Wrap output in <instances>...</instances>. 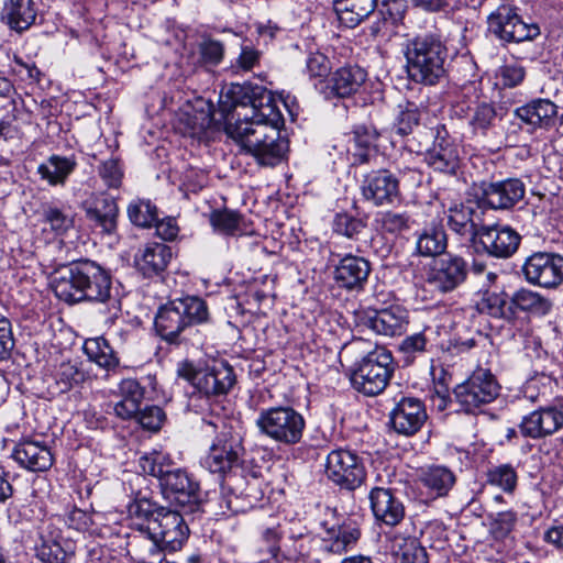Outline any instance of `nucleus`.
Segmentation results:
<instances>
[{
	"label": "nucleus",
	"instance_id": "obj_1",
	"mask_svg": "<svg viewBox=\"0 0 563 563\" xmlns=\"http://www.w3.org/2000/svg\"><path fill=\"white\" fill-rule=\"evenodd\" d=\"M228 97L234 108L251 104L250 112L238 113L235 122L228 121L225 133L241 150L250 154L261 166H276L287 151L288 142L280 136V126L284 119L269 93L260 97L249 96V89L241 85H233L228 91Z\"/></svg>",
	"mask_w": 563,
	"mask_h": 563
},
{
	"label": "nucleus",
	"instance_id": "obj_2",
	"mask_svg": "<svg viewBox=\"0 0 563 563\" xmlns=\"http://www.w3.org/2000/svg\"><path fill=\"white\" fill-rule=\"evenodd\" d=\"M405 57L408 77L417 84L435 86L445 77L448 49L437 35L424 34L409 40Z\"/></svg>",
	"mask_w": 563,
	"mask_h": 563
},
{
	"label": "nucleus",
	"instance_id": "obj_3",
	"mask_svg": "<svg viewBox=\"0 0 563 563\" xmlns=\"http://www.w3.org/2000/svg\"><path fill=\"white\" fill-rule=\"evenodd\" d=\"M209 310L205 300L197 296L178 298L162 306L155 316V330L170 344H180L183 333L194 324L207 322Z\"/></svg>",
	"mask_w": 563,
	"mask_h": 563
},
{
	"label": "nucleus",
	"instance_id": "obj_4",
	"mask_svg": "<svg viewBox=\"0 0 563 563\" xmlns=\"http://www.w3.org/2000/svg\"><path fill=\"white\" fill-rule=\"evenodd\" d=\"M256 427L264 437L275 443L294 446L303 438L306 420L290 406H276L260 411Z\"/></svg>",
	"mask_w": 563,
	"mask_h": 563
},
{
	"label": "nucleus",
	"instance_id": "obj_5",
	"mask_svg": "<svg viewBox=\"0 0 563 563\" xmlns=\"http://www.w3.org/2000/svg\"><path fill=\"white\" fill-rule=\"evenodd\" d=\"M176 375L206 396L227 395L235 384L233 368L228 364L202 365L183 360L177 363Z\"/></svg>",
	"mask_w": 563,
	"mask_h": 563
},
{
	"label": "nucleus",
	"instance_id": "obj_6",
	"mask_svg": "<svg viewBox=\"0 0 563 563\" xmlns=\"http://www.w3.org/2000/svg\"><path fill=\"white\" fill-rule=\"evenodd\" d=\"M393 371L391 353L384 347H375L355 364L351 383L358 393L376 396L388 385Z\"/></svg>",
	"mask_w": 563,
	"mask_h": 563
},
{
	"label": "nucleus",
	"instance_id": "obj_7",
	"mask_svg": "<svg viewBox=\"0 0 563 563\" xmlns=\"http://www.w3.org/2000/svg\"><path fill=\"white\" fill-rule=\"evenodd\" d=\"M499 384L487 368H477L454 389L455 398L465 412H474L499 395Z\"/></svg>",
	"mask_w": 563,
	"mask_h": 563
},
{
	"label": "nucleus",
	"instance_id": "obj_8",
	"mask_svg": "<svg viewBox=\"0 0 563 563\" xmlns=\"http://www.w3.org/2000/svg\"><path fill=\"white\" fill-rule=\"evenodd\" d=\"M325 475L335 485L349 490L360 487L366 470L362 459L350 450H333L328 454Z\"/></svg>",
	"mask_w": 563,
	"mask_h": 563
},
{
	"label": "nucleus",
	"instance_id": "obj_9",
	"mask_svg": "<svg viewBox=\"0 0 563 563\" xmlns=\"http://www.w3.org/2000/svg\"><path fill=\"white\" fill-rule=\"evenodd\" d=\"M488 30L507 43L532 41L540 34L536 23H526L509 5H500L488 16Z\"/></svg>",
	"mask_w": 563,
	"mask_h": 563
},
{
	"label": "nucleus",
	"instance_id": "obj_10",
	"mask_svg": "<svg viewBox=\"0 0 563 563\" xmlns=\"http://www.w3.org/2000/svg\"><path fill=\"white\" fill-rule=\"evenodd\" d=\"M522 273L531 285L555 288L563 283V256L547 252L533 253L526 260Z\"/></svg>",
	"mask_w": 563,
	"mask_h": 563
},
{
	"label": "nucleus",
	"instance_id": "obj_11",
	"mask_svg": "<svg viewBox=\"0 0 563 563\" xmlns=\"http://www.w3.org/2000/svg\"><path fill=\"white\" fill-rule=\"evenodd\" d=\"M81 302L108 303L118 309L119 301L111 296V276L97 263L80 261Z\"/></svg>",
	"mask_w": 563,
	"mask_h": 563
},
{
	"label": "nucleus",
	"instance_id": "obj_12",
	"mask_svg": "<svg viewBox=\"0 0 563 563\" xmlns=\"http://www.w3.org/2000/svg\"><path fill=\"white\" fill-rule=\"evenodd\" d=\"M158 540L164 550H180L189 534L188 526L183 516L175 510L161 507L155 519L146 526Z\"/></svg>",
	"mask_w": 563,
	"mask_h": 563
},
{
	"label": "nucleus",
	"instance_id": "obj_13",
	"mask_svg": "<svg viewBox=\"0 0 563 563\" xmlns=\"http://www.w3.org/2000/svg\"><path fill=\"white\" fill-rule=\"evenodd\" d=\"M319 540V551L325 555L341 556L352 551L362 537L360 525L352 519L329 525L324 522Z\"/></svg>",
	"mask_w": 563,
	"mask_h": 563
},
{
	"label": "nucleus",
	"instance_id": "obj_14",
	"mask_svg": "<svg viewBox=\"0 0 563 563\" xmlns=\"http://www.w3.org/2000/svg\"><path fill=\"white\" fill-rule=\"evenodd\" d=\"M118 547H124L126 555L137 563H163L165 551L156 537L143 523L139 529L118 538Z\"/></svg>",
	"mask_w": 563,
	"mask_h": 563
},
{
	"label": "nucleus",
	"instance_id": "obj_15",
	"mask_svg": "<svg viewBox=\"0 0 563 563\" xmlns=\"http://www.w3.org/2000/svg\"><path fill=\"white\" fill-rule=\"evenodd\" d=\"M362 197L375 207L393 205L400 199L398 178L387 169H379L364 176L361 185Z\"/></svg>",
	"mask_w": 563,
	"mask_h": 563
},
{
	"label": "nucleus",
	"instance_id": "obj_16",
	"mask_svg": "<svg viewBox=\"0 0 563 563\" xmlns=\"http://www.w3.org/2000/svg\"><path fill=\"white\" fill-rule=\"evenodd\" d=\"M161 488L165 499L188 511H194L200 499L198 483L192 481L181 468H175L172 474L167 475L161 484Z\"/></svg>",
	"mask_w": 563,
	"mask_h": 563
},
{
	"label": "nucleus",
	"instance_id": "obj_17",
	"mask_svg": "<svg viewBox=\"0 0 563 563\" xmlns=\"http://www.w3.org/2000/svg\"><path fill=\"white\" fill-rule=\"evenodd\" d=\"M563 428V405L540 407L525 416L519 424L526 438L543 439Z\"/></svg>",
	"mask_w": 563,
	"mask_h": 563
},
{
	"label": "nucleus",
	"instance_id": "obj_18",
	"mask_svg": "<svg viewBox=\"0 0 563 563\" xmlns=\"http://www.w3.org/2000/svg\"><path fill=\"white\" fill-rule=\"evenodd\" d=\"M242 451L239 437L222 433L210 446L203 464L211 473L225 474L239 466Z\"/></svg>",
	"mask_w": 563,
	"mask_h": 563
},
{
	"label": "nucleus",
	"instance_id": "obj_19",
	"mask_svg": "<svg viewBox=\"0 0 563 563\" xmlns=\"http://www.w3.org/2000/svg\"><path fill=\"white\" fill-rule=\"evenodd\" d=\"M526 194L525 184L518 178L484 184L482 201L496 210H507L521 201Z\"/></svg>",
	"mask_w": 563,
	"mask_h": 563
},
{
	"label": "nucleus",
	"instance_id": "obj_20",
	"mask_svg": "<svg viewBox=\"0 0 563 563\" xmlns=\"http://www.w3.org/2000/svg\"><path fill=\"white\" fill-rule=\"evenodd\" d=\"M467 276L466 262L455 255H446L434 262L428 282L442 292H448L461 285Z\"/></svg>",
	"mask_w": 563,
	"mask_h": 563
},
{
	"label": "nucleus",
	"instance_id": "obj_21",
	"mask_svg": "<svg viewBox=\"0 0 563 563\" xmlns=\"http://www.w3.org/2000/svg\"><path fill=\"white\" fill-rule=\"evenodd\" d=\"M423 404L417 398L404 397L390 412L394 430L404 435L416 434L427 420Z\"/></svg>",
	"mask_w": 563,
	"mask_h": 563
},
{
	"label": "nucleus",
	"instance_id": "obj_22",
	"mask_svg": "<svg viewBox=\"0 0 563 563\" xmlns=\"http://www.w3.org/2000/svg\"><path fill=\"white\" fill-rule=\"evenodd\" d=\"M477 236L484 250L499 258L511 256L520 243V235L514 229L503 225H483Z\"/></svg>",
	"mask_w": 563,
	"mask_h": 563
},
{
	"label": "nucleus",
	"instance_id": "obj_23",
	"mask_svg": "<svg viewBox=\"0 0 563 563\" xmlns=\"http://www.w3.org/2000/svg\"><path fill=\"white\" fill-rule=\"evenodd\" d=\"M371 509L377 522L388 527L398 526L405 518L402 501L389 489L374 487L369 492Z\"/></svg>",
	"mask_w": 563,
	"mask_h": 563
},
{
	"label": "nucleus",
	"instance_id": "obj_24",
	"mask_svg": "<svg viewBox=\"0 0 563 563\" xmlns=\"http://www.w3.org/2000/svg\"><path fill=\"white\" fill-rule=\"evenodd\" d=\"M371 273L369 262L352 254L343 256L334 267V280L340 288L361 290Z\"/></svg>",
	"mask_w": 563,
	"mask_h": 563
},
{
	"label": "nucleus",
	"instance_id": "obj_25",
	"mask_svg": "<svg viewBox=\"0 0 563 563\" xmlns=\"http://www.w3.org/2000/svg\"><path fill=\"white\" fill-rule=\"evenodd\" d=\"M13 460L30 472H45L53 465L49 448L41 441L21 440L12 451Z\"/></svg>",
	"mask_w": 563,
	"mask_h": 563
},
{
	"label": "nucleus",
	"instance_id": "obj_26",
	"mask_svg": "<svg viewBox=\"0 0 563 563\" xmlns=\"http://www.w3.org/2000/svg\"><path fill=\"white\" fill-rule=\"evenodd\" d=\"M172 257L170 246L164 243L152 242L139 249L134 256V264L143 276L153 277L166 269Z\"/></svg>",
	"mask_w": 563,
	"mask_h": 563
},
{
	"label": "nucleus",
	"instance_id": "obj_27",
	"mask_svg": "<svg viewBox=\"0 0 563 563\" xmlns=\"http://www.w3.org/2000/svg\"><path fill=\"white\" fill-rule=\"evenodd\" d=\"M80 278V261L56 271L51 282L55 296L68 305L81 302Z\"/></svg>",
	"mask_w": 563,
	"mask_h": 563
},
{
	"label": "nucleus",
	"instance_id": "obj_28",
	"mask_svg": "<svg viewBox=\"0 0 563 563\" xmlns=\"http://www.w3.org/2000/svg\"><path fill=\"white\" fill-rule=\"evenodd\" d=\"M366 324L376 333L386 336L401 335L407 331L409 324L408 311L399 306H391L373 316H368Z\"/></svg>",
	"mask_w": 563,
	"mask_h": 563
},
{
	"label": "nucleus",
	"instance_id": "obj_29",
	"mask_svg": "<svg viewBox=\"0 0 563 563\" xmlns=\"http://www.w3.org/2000/svg\"><path fill=\"white\" fill-rule=\"evenodd\" d=\"M426 162L434 170L454 174L460 166L459 147L451 139L438 135L432 147L427 151Z\"/></svg>",
	"mask_w": 563,
	"mask_h": 563
},
{
	"label": "nucleus",
	"instance_id": "obj_30",
	"mask_svg": "<svg viewBox=\"0 0 563 563\" xmlns=\"http://www.w3.org/2000/svg\"><path fill=\"white\" fill-rule=\"evenodd\" d=\"M53 528L52 523H45L41 528V543L36 545V556L43 563H69L74 551L60 544L59 531Z\"/></svg>",
	"mask_w": 563,
	"mask_h": 563
},
{
	"label": "nucleus",
	"instance_id": "obj_31",
	"mask_svg": "<svg viewBox=\"0 0 563 563\" xmlns=\"http://www.w3.org/2000/svg\"><path fill=\"white\" fill-rule=\"evenodd\" d=\"M482 214L483 212L472 205H454L448 210V225L461 236L475 238L483 227Z\"/></svg>",
	"mask_w": 563,
	"mask_h": 563
},
{
	"label": "nucleus",
	"instance_id": "obj_32",
	"mask_svg": "<svg viewBox=\"0 0 563 563\" xmlns=\"http://www.w3.org/2000/svg\"><path fill=\"white\" fill-rule=\"evenodd\" d=\"M366 80V73L358 66L341 67L328 80V88L334 97L345 98L358 91Z\"/></svg>",
	"mask_w": 563,
	"mask_h": 563
},
{
	"label": "nucleus",
	"instance_id": "obj_33",
	"mask_svg": "<svg viewBox=\"0 0 563 563\" xmlns=\"http://www.w3.org/2000/svg\"><path fill=\"white\" fill-rule=\"evenodd\" d=\"M516 115L532 126H553L558 118V106L549 99L531 101L516 110Z\"/></svg>",
	"mask_w": 563,
	"mask_h": 563
},
{
	"label": "nucleus",
	"instance_id": "obj_34",
	"mask_svg": "<svg viewBox=\"0 0 563 563\" xmlns=\"http://www.w3.org/2000/svg\"><path fill=\"white\" fill-rule=\"evenodd\" d=\"M14 93L13 84L8 78L0 76V139H11L16 132L13 126V122L16 120Z\"/></svg>",
	"mask_w": 563,
	"mask_h": 563
},
{
	"label": "nucleus",
	"instance_id": "obj_35",
	"mask_svg": "<svg viewBox=\"0 0 563 563\" xmlns=\"http://www.w3.org/2000/svg\"><path fill=\"white\" fill-rule=\"evenodd\" d=\"M377 0H335L334 11L340 23L353 29L375 10Z\"/></svg>",
	"mask_w": 563,
	"mask_h": 563
},
{
	"label": "nucleus",
	"instance_id": "obj_36",
	"mask_svg": "<svg viewBox=\"0 0 563 563\" xmlns=\"http://www.w3.org/2000/svg\"><path fill=\"white\" fill-rule=\"evenodd\" d=\"M511 307L517 318V311H522L531 317H544L552 309V301L538 291L520 288L511 296Z\"/></svg>",
	"mask_w": 563,
	"mask_h": 563
},
{
	"label": "nucleus",
	"instance_id": "obj_37",
	"mask_svg": "<svg viewBox=\"0 0 563 563\" xmlns=\"http://www.w3.org/2000/svg\"><path fill=\"white\" fill-rule=\"evenodd\" d=\"M89 221L100 227L103 232L111 233L117 225L118 206L111 197H96L85 207Z\"/></svg>",
	"mask_w": 563,
	"mask_h": 563
},
{
	"label": "nucleus",
	"instance_id": "obj_38",
	"mask_svg": "<svg viewBox=\"0 0 563 563\" xmlns=\"http://www.w3.org/2000/svg\"><path fill=\"white\" fill-rule=\"evenodd\" d=\"M4 18L11 29L18 32L27 30L36 18L33 0H9L4 7Z\"/></svg>",
	"mask_w": 563,
	"mask_h": 563
},
{
	"label": "nucleus",
	"instance_id": "obj_39",
	"mask_svg": "<svg viewBox=\"0 0 563 563\" xmlns=\"http://www.w3.org/2000/svg\"><path fill=\"white\" fill-rule=\"evenodd\" d=\"M390 551L400 563H429L426 549L412 537L395 534L390 539Z\"/></svg>",
	"mask_w": 563,
	"mask_h": 563
},
{
	"label": "nucleus",
	"instance_id": "obj_40",
	"mask_svg": "<svg viewBox=\"0 0 563 563\" xmlns=\"http://www.w3.org/2000/svg\"><path fill=\"white\" fill-rule=\"evenodd\" d=\"M420 481L438 497H443L452 489L456 477L446 466L432 465L421 471Z\"/></svg>",
	"mask_w": 563,
	"mask_h": 563
},
{
	"label": "nucleus",
	"instance_id": "obj_41",
	"mask_svg": "<svg viewBox=\"0 0 563 563\" xmlns=\"http://www.w3.org/2000/svg\"><path fill=\"white\" fill-rule=\"evenodd\" d=\"M84 352L91 362L101 368L111 371L119 366L117 352L102 336L87 339L84 343Z\"/></svg>",
	"mask_w": 563,
	"mask_h": 563
},
{
	"label": "nucleus",
	"instance_id": "obj_42",
	"mask_svg": "<svg viewBox=\"0 0 563 563\" xmlns=\"http://www.w3.org/2000/svg\"><path fill=\"white\" fill-rule=\"evenodd\" d=\"M477 309L493 318L515 320V312L511 307V297L505 291H486L477 302Z\"/></svg>",
	"mask_w": 563,
	"mask_h": 563
},
{
	"label": "nucleus",
	"instance_id": "obj_43",
	"mask_svg": "<svg viewBox=\"0 0 563 563\" xmlns=\"http://www.w3.org/2000/svg\"><path fill=\"white\" fill-rule=\"evenodd\" d=\"M139 466L144 474L158 478L159 484L176 468L169 454L161 451H153L141 456Z\"/></svg>",
	"mask_w": 563,
	"mask_h": 563
},
{
	"label": "nucleus",
	"instance_id": "obj_44",
	"mask_svg": "<svg viewBox=\"0 0 563 563\" xmlns=\"http://www.w3.org/2000/svg\"><path fill=\"white\" fill-rule=\"evenodd\" d=\"M433 330L430 327H426L422 331L406 336L398 345V351L404 355L407 363L413 362V360L424 353L429 352L432 347Z\"/></svg>",
	"mask_w": 563,
	"mask_h": 563
},
{
	"label": "nucleus",
	"instance_id": "obj_45",
	"mask_svg": "<svg viewBox=\"0 0 563 563\" xmlns=\"http://www.w3.org/2000/svg\"><path fill=\"white\" fill-rule=\"evenodd\" d=\"M209 221L213 230L223 235L241 234L244 230L243 216L234 210H213Z\"/></svg>",
	"mask_w": 563,
	"mask_h": 563
},
{
	"label": "nucleus",
	"instance_id": "obj_46",
	"mask_svg": "<svg viewBox=\"0 0 563 563\" xmlns=\"http://www.w3.org/2000/svg\"><path fill=\"white\" fill-rule=\"evenodd\" d=\"M75 166L76 163L73 159L54 155L49 157L48 164L38 166V174L52 186L64 185Z\"/></svg>",
	"mask_w": 563,
	"mask_h": 563
},
{
	"label": "nucleus",
	"instance_id": "obj_47",
	"mask_svg": "<svg viewBox=\"0 0 563 563\" xmlns=\"http://www.w3.org/2000/svg\"><path fill=\"white\" fill-rule=\"evenodd\" d=\"M417 252L422 256H435L446 249V234L442 228L424 229L416 243Z\"/></svg>",
	"mask_w": 563,
	"mask_h": 563
},
{
	"label": "nucleus",
	"instance_id": "obj_48",
	"mask_svg": "<svg viewBox=\"0 0 563 563\" xmlns=\"http://www.w3.org/2000/svg\"><path fill=\"white\" fill-rule=\"evenodd\" d=\"M42 218L43 222L47 224L56 235L65 234L73 229L75 224L74 214L53 205L43 206Z\"/></svg>",
	"mask_w": 563,
	"mask_h": 563
},
{
	"label": "nucleus",
	"instance_id": "obj_49",
	"mask_svg": "<svg viewBox=\"0 0 563 563\" xmlns=\"http://www.w3.org/2000/svg\"><path fill=\"white\" fill-rule=\"evenodd\" d=\"M376 223L384 234L398 236L410 229V216L407 212L388 210L378 213Z\"/></svg>",
	"mask_w": 563,
	"mask_h": 563
},
{
	"label": "nucleus",
	"instance_id": "obj_50",
	"mask_svg": "<svg viewBox=\"0 0 563 563\" xmlns=\"http://www.w3.org/2000/svg\"><path fill=\"white\" fill-rule=\"evenodd\" d=\"M128 216L135 225L150 228L157 221V209L150 200L136 199L129 205Z\"/></svg>",
	"mask_w": 563,
	"mask_h": 563
},
{
	"label": "nucleus",
	"instance_id": "obj_51",
	"mask_svg": "<svg viewBox=\"0 0 563 563\" xmlns=\"http://www.w3.org/2000/svg\"><path fill=\"white\" fill-rule=\"evenodd\" d=\"M486 482L505 493H512L517 486L518 475L510 464H503L488 470Z\"/></svg>",
	"mask_w": 563,
	"mask_h": 563
},
{
	"label": "nucleus",
	"instance_id": "obj_52",
	"mask_svg": "<svg viewBox=\"0 0 563 563\" xmlns=\"http://www.w3.org/2000/svg\"><path fill=\"white\" fill-rule=\"evenodd\" d=\"M86 373L71 362L62 363L56 369L55 379L60 391H67L86 380Z\"/></svg>",
	"mask_w": 563,
	"mask_h": 563
},
{
	"label": "nucleus",
	"instance_id": "obj_53",
	"mask_svg": "<svg viewBox=\"0 0 563 563\" xmlns=\"http://www.w3.org/2000/svg\"><path fill=\"white\" fill-rule=\"evenodd\" d=\"M518 515L514 510L497 512L490 521L489 532L495 540H505L514 531Z\"/></svg>",
	"mask_w": 563,
	"mask_h": 563
},
{
	"label": "nucleus",
	"instance_id": "obj_54",
	"mask_svg": "<svg viewBox=\"0 0 563 563\" xmlns=\"http://www.w3.org/2000/svg\"><path fill=\"white\" fill-rule=\"evenodd\" d=\"M161 510L154 503L146 498L134 500L129 505L128 511L134 525L139 528L140 523L148 526L152 519H155L156 514Z\"/></svg>",
	"mask_w": 563,
	"mask_h": 563
},
{
	"label": "nucleus",
	"instance_id": "obj_55",
	"mask_svg": "<svg viewBox=\"0 0 563 563\" xmlns=\"http://www.w3.org/2000/svg\"><path fill=\"white\" fill-rule=\"evenodd\" d=\"M375 140L376 133L366 126H357L353 131L350 142L353 143L356 150H360V152H355L354 155L358 157L361 163L367 161L366 151L373 146Z\"/></svg>",
	"mask_w": 563,
	"mask_h": 563
},
{
	"label": "nucleus",
	"instance_id": "obj_56",
	"mask_svg": "<svg viewBox=\"0 0 563 563\" xmlns=\"http://www.w3.org/2000/svg\"><path fill=\"white\" fill-rule=\"evenodd\" d=\"M496 117V110L492 104L481 103L475 108L470 123L474 131L485 132L494 125Z\"/></svg>",
	"mask_w": 563,
	"mask_h": 563
},
{
	"label": "nucleus",
	"instance_id": "obj_57",
	"mask_svg": "<svg viewBox=\"0 0 563 563\" xmlns=\"http://www.w3.org/2000/svg\"><path fill=\"white\" fill-rule=\"evenodd\" d=\"M365 224L362 220L356 219L346 213H339L334 218L333 230L342 235H345L350 239L356 236L361 231H363Z\"/></svg>",
	"mask_w": 563,
	"mask_h": 563
},
{
	"label": "nucleus",
	"instance_id": "obj_58",
	"mask_svg": "<svg viewBox=\"0 0 563 563\" xmlns=\"http://www.w3.org/2000/svg\"><path fill=\"white\" fill-rule=\"evenodd\" d=\"M165 415L162 408L158 406H146L143 409H139L135 417L137 422L146 430L157 431L161 429Z\"/></svg>",
	"mask_w": 563,
	"mask_h": 563
},
{
	"label": "nucleus",
	"instance_id": "obj_59",
	"mask_svg": "<svg viewBox=\"0 0 563 563\" xmlns=\"http://www.w3.org/2000/svg\"><path fill=\"white\" fill-rule=\"evenodd\" d=\"M199 53L205 64L216 66L223 59L224 46L220 41L208 38L200 43Z\"/></svg>",
	"mask_w": 563,
	"mask_h": 563
},
{
	"label": "nucleus",
	"instance_id": "obj_60",
	"mask_svg": "<svg viewBox=\"0 0 563 563\" xmlns=\"http://www.w3.org/2000/svg\"><path fill=\"white\" fill-rule=\"evenodd\" d=\"M99 175L109 188H119L123 173L117 159H108L99 167Z\"/></svg>",
	"mask_w": 563,
	"mask_h": 563
},
{
	"label": "nucleus",
	"instance_id": "obj_61",
	"mask_svg": "<svg viewBox=\"0 0 563 563\" xmlns=\"http://www.w3.org/2000/svg\"><path fill=\"white\" fill-rule=\"evenodd\" d=\"M306 68L310 77H323L327 76L331 69L329 58L320 53H311L306 62Z\"/></svg>",
	"mask_w": 563,
	"mask_h": 563
},
{
	"label": "nucleus",
	"instance_id": "obj_62",
	"mask_svg": "<svg viewBox=\"0 0 563 563\" xmlns=\"http://www.w3.org/2000/svg\"><path fill=\"white\" fill-rule=\"evenodd\" d=\"M419 123V112L416 108H407L398 115L395 124L396 132L400 135H407L412 132Z\"/></svg>",
	"mask_w": 563,
	"mask_h": 563
},
{
	"label": "nucleus",
	"instance_id": "obj_63",
	"mask_svg": "<svg viewBox=\"0 0 563 563\" xmlns=\"http://www.w3.org/2000/svg\"><path fill=\"white\" fill-rule=\"evenodd\" d=\"M14 346L10 321L0 313V360L7 358Z\"/></svg>",
	"mask_w": 563,
	"mask_h": 563
},
{
	"label": "nucleus",
	"instance_id": "obj_64",
	"mask_svg": "<svg viewBox=\"0 0 563 563\" xmlns=\"http://www.w3.org/2000/svg\"><path fill=\"white\" fill-rule=\"evenodd\" d=\"M13 60L15 66L12 69L22 80L30 82H37L40 80L41 71L34 63H25L16 55H14Z\"/></svg>",
	"mask_w": 563,
	"mask_h": 563
}]
</instances>
